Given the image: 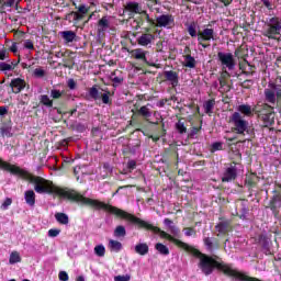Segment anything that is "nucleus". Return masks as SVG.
Returning a JSON list of instances; mask_svg holds the SVG:
<instances>
[{
  "instance_id": "f257e3e1",
  "label": "nucleus",
  "mask_w": 281,
  "mask_h": 281,
  "mask_svg": "<svg viewBox=\"0 0 281 281\" xmlns=\"http://www.w3.org/2000/svg\"><path fill=\"white\" fill-rule=\"evenodd\" d=\"M0 168L1 170H5L7 172L14 175V177H19L20 179H23V181H29V183H32L37 194H47V179L41 176H35L34 173L16 165H12L1 158H0Z\"/></svg>"
},
{
  "instance_id": "f03ea898",
  "label": "nucleus",
  "mask_w": 281,
  "mask_h": 281,
  "mask_svg": "<svg viewBox=\"0 0 281 281\" xmlns=\"http://www.w3.org/2000/svg\"><path fill=\"white\" fill-rule=\"evenodd\" d=\"M228 124H231V131L232 133H235L236 135H251V127L249 126V121L245 120L243 117V114L240 112H234L228 117Z\"/></svg>"
},
{
  "instance_id": "7ed1b4c3",
  "label": "nucleus",
  "mask_w": 281,
  "mask_h": 281,
  "mask_svg": "<svg viewBox=\"0 0 281 281\" xmlns=\"http://www.w3.org/2000/svg\"><path fill=\"white\" fill-rule=\"evenodd\" d=\"M263 36L272 41H278L281 36V19L278 16L271 18L267 24L266 30L263 31Z\"/></svg>"
},
{
  "instance_id": "20e7f679",
  "label": "nucleus",
  "mask_w": 281,
  "mask_h": 281,
  "mask_svg": "<svg viewBox=\"0 0 281 281\" xmlns=\"http://www.w3.org/2000/svg\"><path fill=\"white\" fill-rule=\"evenodd\" d=\"M88 13H89V8H86L85 4H80L77 11L71 12L76 27H83L86 23H89V21L93 19V13H92L88 16L87 20H85Z\"/></svg>"
},
{
  "instance_id": "39448f33",
  "label": "nucleus",
  "mask_w": 281,
  "mask_h": 281,
  "mask_svg": "<svg viewBox=\"0 0 281 281\" xmlns=\"http://www.w3.org/2000/svg\"><path fill=\"white\" fill-rule=\"evenodd\" d=\"M210 41H216L214 29L206 27L198 32V45H201L203 49L210 47Z\"/></svg>"
},
{
  "instance_id": "423d86ee",
  "label": "nucleus",
  "mask_w": 281,
  "mask_h": 281,
  "mask_svg": "<svg viewBox=\"0 0 281 281\" xmlns=\"http://www.w3.org/2000/svg\"><path fill=\"white\" fill-rule=\"evenodd\" d=\"M218 61L221 63V67L223 71H234L236 69V59L232 53H217Z\"/></svg>"
},
{
  "instance_id": "0eeeda50",
  "label": "nucleus",
  "mask_w": 281,
  "mask_h": 281,
  "mask_svg": "<svg viewBox=\"0 0 281 281\" xmlns=\"http://www.w3.org/2000/svg\"><path fill=\"white\" fill-rule=\"evenodd\" d=\"M154 25L156 27H167L168 30H171V27L175 25V16H172V14L159 15Z\"/></svg>"
},
{
  "instance_id": "6e6552de",
  "label": "nucleus",
  "mask_w": 281,
  "mask_h": 281,
  "mask_svg": "<svg viewBox=\"0 0 281 281\" xmlns=\"http://www.w3.org/2000/svg\"><path fill=\"white\" fill-rule=\"evenodd\" d=\"M139 16L137 18V20H134L133 24L135 25V30H139V27H144V23H148L149 26L155 25V20L153 18H150V15L148 14V12L146 11H140Z\"/></svg>"
},
{
  "instance_id": "1a4fd4ad",
  "label": "nucleus",
  "mask_w": 281,
  "mask_h": 281,
  "mask_svg": "<svg viewBox=\"0 0 281 281\" xmlns=\"http://www.w3.org/2000/svg\"><path fill=\"white\" fill-rule=\"evenodd\" d=\"M238 177V168L236 167V162L231 164L228 168L223 173L222 181L223 183H228L229 181L236 180Z\"/></svg>"
},
{
  "instance_id": "9d476101",
  "label": "nucleus",
  "mask_w": 281,
  "mask_h": 281,
  "mask_svg": "<svg viewBox=\"0 0 281 281\" xmlns=\"http://www.w3.org/2000/svg\"><path fill=\"white\" fill-rule=\"evenodd\" d=\"M229 78L231 75L227 70H223L221 72V76L218 78L221 93H227L232 90V87L229 86Z\"/></svg>"
},
{
  "instance_id": "9b49d317",
  "label": "nucleus",
  "mask_w": 281,
  "mask_h": 281,
  "mask_svg": "<svg viewBox=\"0 0 281 281\" xmlns=\"http://www.w3.org/2000/svg\"><path fill=\"white\" fill-rule=\"evenodd\" d=\"M131 57L135 60H140V63H145V65H150V67H155V64H149L148 58V50H144V48H135L130 52Z\"/></svg>"
},
{
  "instance_id": "f8f14e48",
  "label": "nucleus",
  "mask_w": 281,
  "mask_h": 281,
  "mask_svg": "<svg viewBox=\"0 0 281 281\" xmlns=\"http://www.w3.org/2000/svg\"><path fill=\"white\" fill-rule=\"evenodd\" d=\"M278 203H281V193L280 191L274 190L273 195L269 202V207L274 216H278L280 214V211L278 210L280 205L278 206Z\"/></svg>"
},
{
  "instance_id": "ddd939ff",
  "label": "nucleus",
  "mask_w": 281,
  "mask_h": 281,
  "mask_svg": "<svg viewBox=\"0 0 281 281\" xmlns=\"http://www.w3.org/2000/svg\"><path fill=\"white\" fill-rule=\"evenodd\" d=\"M274 106L270 105L269 103H257L255 105V115H258V117H261L263 115H267L269 113H273Z\"/></svg>"
},
{
  "instance_id": "4468645a",
  "label": "nucleus",
  "mask_w": 281,
  "mask_h": 281,
  "mask_svg": "<svg viewBox=\"0 0 281 281\" xmlns=\"http://www.w3.org/2000/svg\"><path fill=\"white\" fill-rule=\"evenodd\" d=\"M11 91L12 93H21L25 87H27V83L24 81V79L21 78H14L10 82Z\"/></svg>"
},
{
  "instance_id": "2eb2a0df",
  "label": "nucleus",
  "mask_w": 281,
  "mask_h": 281,
  "mask_svg": "<svg viewBox=\"0 0 281 281\" xmlns=\"http://www.w3.org/2000/svg\"><path fill=\"white\" fill-rule=\"evenodd\" d=\"M164 78L167 82H170L171 87H178L179 86V72L175 70H166L164 72Z\"/></svg>"
},
{
  "instance_id": "dca6fc26",
  "label": "nucleus",
  "mask_w": 281,
  "mask_h": 281,
  "mask_svg": "<svg viewBox=\"0 0 281 281\" xmlns=\"http://www.w3.org/2000/svg\"><path fill=\"white\" fill-rule=\"evenodd\" d=\"M148 106H150V104L143 105L139 109H136V111L134 112L135 115L143 117L145 122H150V117H153V111H150V108Z\"/></svg>"
},
{
  "instance_id": "f3484780",
  "label": "nucleus",
  "mask_w": 281,
  "mask_h": 281,
  "mask_svg": "<svg viewBox=\"0 0 281 281\" xmlns=\"http://www.w3.org/2000/svg\"><path fill=\"white\" fill-rule=\"evenodd\" d=\"M263 95H265V101L268 102V104H270V106H276L278 104V98H277V94H276V90L273 89H265V92H263Z\"/></svg>"
},
{
  "instance_id": "a211bd4d",
  "label": "nucleus",
  "mask_w": 281,
  "mask_h": 281,
  "mask_svg": "<svg viewBox=\"0 0 281 281\" xmlns=\"http://www.w3.org/2000/svg\"><path fill=\"white\" fill-rule=\"evenodd\" d=\"M109 27H111V22H110V18L108 15L102 16V19H100L98 21V34L99 36L104 34V32H106V30H109Z\"/></svg>"
},
{
  "instance_id": "6ab92c4d",
  "label": "nucleus",
  "mask_w": 281,
  "mask_h": 281,
  "mask_svg": "<svg viewBox=\"0 0 281 281\" xmlns=\"http://www.w3.org/2000/svg\"><path fill=\"white\" fill-rule=\"evenodd\" d=\"M153 41H155V35L153 33H143L138 38L137 43L142 47H148V45L153 44Z\"/></svg>"
},
{
  "instance_id": "aec40b11",
  "label": "nucleus",
  "mask_w": 281,
  "mask_h": 281,
  "mask_svg": "<svg viewBox=\"0 0 281 281\" xmlns=\"http://www.w3.org/2000/svg\"><path fill=\"white\" fill-rule=\"evenodd\" d=\"M125 12H131L132 14H140L144 10H142V4L139 2H127L124 7Z\"/></svg>"
},
{
  "instance_id": "412c9836",
  "label": "nucleus",
  "mask_w": 281,
  "mask_h": 281,
  "mask_svg": "<svg viewBox=\"0 0 281 281\" xmlns=\"http://www.w3.org/2000/svg\"><path fill=\"white\" fill-rule=\"evenodd\" d=\"M237 111H239V113L241 115H245L246 117H254V115L256 114L255 108H251V105H249V104L238 105Z\"/></svg>"
},
{
  "instance_id": "4be33fe9",
  "label": "nucleus",
  "mask_w": 281,
  "mask_h": 281,
  "mask_svg": "<svg viewBox=\"0 0 281 281\" xmlns=\"http://www.w3.org/2000/svg\"><path fill=\"white\" fill-rule=\"evenodd\" d=\"M24 201L26 205H30V207H34V205H36V193L34 190H26L24 192Z\"/></svg>"
},
{
  "instance_id": "5701e85b",
  "label": "nucleus",
  "mask_w": 281,
  "mask_h": 281,
  "mask_svg": "<svg viewBox=\"0 0 281 281\" xmlns=\"http://www.w3.org/2000/svg\"><path fill=\"white\" fill-rule=\"evenodd\" d=\"M258 243L261 245L266 256H271V249L269 248V238L267 235H259Z\"/></svg>"
},
{
  "instance_id": "b1692460",
  "label": "nucleus",
  "mask_w": 281,
  "mask_h": 281,
  "mask_svg": "<svg viewBox=\"0 0 281 281\" xmlns=\"http://www.w3.org/2000/svg\"><path fill=\"white\" fill-rule=\"evenodd\" d=\"M259 120L263 122L265 126H273V123L276 122V112L272 110V112H268V114L259 116Z\"/></svg>"
},
{
  "instance_id": "393cba45",
  "label": "nucleus",
  "mask_w": 281,
  "mask_h": 281,
  "mask_svg": "<svg viewBox=\"0 0 281 281\" xmlns=\"http://www.w3.org/2000/svg\"><path fill=\"white\" fill-rule=\"evenodd\" d=\"M110 80L113 82V87H117V85H122V82H124V77H122V71L114 70L110 75Z\"/></svg>"
},
{
  "instance_id": "a878e982",
  "label": "nucleus",
  "mask_w": 281,
  "mask_h": 281,
  "mask_svg": "<svg viewBox=\"0 0 281 281\" xmlns=\"http://www.w3.org/2000/svg\"><path fill=\"white\" fill-rule=\"evenodd\" d=\"M215 228L217 229L218 234H227L228 232H232V223L227 221L220 222Z\"/></svg>"
},
{
  "instance_id": "bb28decb",
  "label": "nucleus",
  "mask_w": 281,
  "mask_h": 281,
  "mask_svg": "<svg viewBox=\"0 0 281 281\" xmlns=\"http://www.w3.org/2000/svg\"><path fill=\"white\" fill-rule=\"evenodd\" d=\"M184 61L182 63L183 67H188L189 69H194V67H196V59H194V57H192V55L187 54L183 55Z\"/></svg>"
},
{
  "instance_id": "cd10ccee",
  "label": "nucleus",
  "mask_w": 281,
  "mask_h": 281,
  "mask_svg": "<svg viewBox=\"0 0 281 281\" xmlns=\"http://www.w3.org/2000/svg\"><path fill=\"white\" fill-rule=\"evenodd\" d=\"M203 106L206 115H212V113H214V106H216V101L214 99H210L204 102Z\"/></svg>"
},
{
  "instance_id": "c85d7f7f",
  "label": "nucleus",
  "mask_w": 281,
  "mask_h": 281,
  "mask_svg": "<svg viewBox=\"0 0 281 281\" xmlns=\"http://www.w3.org/2000/svg\"><path fill=\"white\" fill-rule=\"evenodd\" d=\"M135 251L139 256H146L148 254V251H149L148 244H146V243L137 244L135 246Z\"/></svg>"
},
{
  "instance_id": "c756f323",
  "label": "nucleus",
  "mask_w": 281,
  "mask_h": 281,
  "mask_svg": "<svg viewBox=\"0 0 281 281\" xmlns=\"http://www.w3.org/2000/svg\"><path fill=\"white\" fill-rule=\"evenodd\" d=\"M109 249L111 251H122V243L115 240V239H110L108 244Z\"/></svg>"
},
{
  "instance_id": "7c9ffc66",
  "label": "nucleus",
  "mask_w": 281,
  "mask_h": 281,
  "mask_svg": "<svg viewBox=\"0 0 281 281\" xmlns=\"http://www.w3.org/2000/svg\"><path fill=\"white\" fill-rule=\"evenodd\" d=\"M40 102L47 109H52V106H54V101L52 99H49V95H47V94H42L40 97Z\"/></svg>"
},
{
  "instance_id": "2f4dec72",
  "label": "nucleus",
  "mask_w": 281,
  "mask_h": 281,
  "mask_svg": "<svg viewBox=\"0 0 281 281\" xmlns=\"http://www.w3.org/2000/svg\"><path fill=\"white\" fill-rule=\"evenodd\" d=\"M113 236L115 238H124L126 236V227L122 225L116 226L113 232Z\"/></svg>"
},
{
  "instance_id": "473e14b6",
  "label": "nucleus",
  "mask_w": 281,
  "mask_h": 281,
  "mask_svg": "<svg viewBox=\"0 0 281 281\" xmlns=\"http://www.w3.org/2000/svg\"><path fill=\"white\" fill-rule=\"evenodd\" d=\"M88 93L92 100H100V97L102 93H100V90L98 89V85H94L92 88L88 90Z\"/></svg>"
},
{
  "instance_id": "72a5a7b5",
  "label": "nucleus",
  "mask_w": 281,
  "mask_h": 281,
  "mask_svg": "<svg viewBox=\"0 0 281 281\" xmlns=\"http://www.w3.org/2000/svg\"><path fill=\"white\" fill-rule=\"evenodd\" d=\"M259 181H260V178H258L256 173H249L246 177V183L247 186H250V188H254V186H256V183H258Z\"/></svg>"
},
{
  "instance_id": "f704fd0d",
  "label": "nucleus",
  "mask_w": 281,
  "mask_h": 281,
  "mask_svg": "<svg viewBox=\"0 0 281 281\" xmlns=\"http://www.w3.org/2000/svg\"><path fill=\"white\" fill-rule=\"evenodd\" d=\"M55 218L59 225H67L69 223V216L65 213H56Z\"/></svg>"
},
{
  "instance_id": "c9c22d12",
  "label": "nucleus",
  "mask_w": 281,
  "mask_h": 281,
  "mask_svg": "<svg viewBox=\"0 0 281 281\" xmlns=\"http://www.w3.org/2000/svg\"><path fill=\"white\" fill-rule=\"evenodd\" d=\"M155 249L156 251L161 254V256H168L170 254V249H168L167 246L161 243H157L155 245Z\"/></svg>"
},
{
  "instance_id": "e433bc0d",
  "label": "nucleus",
  "mask_w": 281,
  "mask_h": 281,
  "mask_svg": "<svg viewBox=\"0 0 281 281\" xmlns=\"http://www.w3.org/2000/svg\"><path fill=\"white\" fill-rule=\"evenodd\" d=\"M21 260V254L19 251H12L9 258V265H16Z\"/></svg>"
},
{
  "instance_id": "4c0bfd02",
  "label": "nucleus",
  "mask_w": 281,
  "mask_h": 281,
  "mask_svg": "<svg viewBox=\"0 0 281 281\" xmlns=\"http://www.w3.org/2000/svg\"><path fill=\"white\" fill-rule=\"evenodd\" d=\"M1 137H12V127L10 125H2L0 127Z\"/></svg>"
},
{
  "instance_id": "58836bf2",
  "label": "nucleus",
  "mask_w": 281,
  "mask_h": 281,
  "mask_svg": "<svg viewBox=\"0 0 281 281\" xmlns=\"http://www.w3.org/2000/svg\"><path fill=\"white\" fill-rule=\"evenodd\" d=\"M69 56H71V52L70 50H66L64 53V67H67L68 69H71V59L69 58Z\"/></svg>"
},
{
  "instance_id": "ea45409f",
  "label": "nucleus",
  "mask_w": 281,
  "mask_h": 281,
  "mask_svg": "<svg viewBox=\"0 0 281 281\" xmlns=\"http://www.w3.org/2000/svg\"><path fill=\"white\" fill-rule=\"evenodd\" d=\"M269 87L273 90H280L281 89V77H277L274 81L269 82Z\"/></svg>"
},
{
  "instance_id": "a19ab883",
  "label": "nucleus",
  "mask_w": 281,
  "mask_h": 281,
  "mask_svg": "<svg viewBox=\"0 0 281 281\" xmlns=\"http://www.w3.org/2000/svg\"><path fill=\"white\" fill-rule=\"evenodd\" d=\"M94 254L99 256V258H103L104 254H106V248H104L103 245H98L94 247Z\"/></svg>"
},
{
  "instance_id": "79ce46f5",
  "label": "nucleus",
  "mask_w": 281,
  "mask_h": 281,
  "mask_svg": "<svg viewBox=\"0 0 281 281\" xmlns=\"http://www.w3.org/2000/svg\"><path fill=\"white\" fill-rule=\"evenodd\" d=\"M176 130L178 131V133H180V135H183V133H188V128L186 127V124H183V122L178 121L176 123Z\"/></svg>"
},
{
  "instance_id": "37998d69",
  "label": "nucleus",
  "mask_w": 281,
  "mask_h": 281,
  "mask_svg": "<svg viewBox=\"0 0 281 281\" xmlns=\"http://www.w3.org/2000/svg\"><path fill=\"white\" fill-rule=\"evenodd\" d=\"M105 91L104 93H101V100L103 102V104H111V98L109 95H111V92L109 90H103Z\"/></svg>"
},
{
  "instance_id": "c03bdc74",
  "label": "nucleus",
  "mask_w": 281,
  "mask_h": 281,
  "mask_svg": "<svg viewBox=\"0 0 281 281\" xmlns=\"http://www.w3.org/2000/svg\"><path fill=\"white\" fill-rule=\"evenodd\" d=\"M188 32L192 38H196V36L199 37V33H196V25L194 23L188 26Z\"/></svg>"
},
{
  "instance_id": "a18cd8bd",
  "label": "nucleus",
  "mask_w": 281,
  "mask_h": 281,
  "mask_svg": "<svg viewBox=\"0 0 281 281\" xmlns=\"http://www.w3.org/2000/svg\"><path fill=\"white\" fill-rule=\"evenodd\" d=\"M50 98L53 100H59V98H63V91L56 89L50 90Z\"/></svg>"
},
{
  "instance_id": "49530a36",
  "label": "nucleus",
  "mask_w": 281,
  "mask_h": 281,
  "mask_svg": "<svg viewBox=\"0 0 281 281\" xmlns=\"http://www.w3.org/2000/svg\"><path fill=\"white\" fill-rule=\"evenodd\" d=\"M10 205H12V198H7L3 203L0 206V210H8V207H10Z\"/></svg>"
},
{
  "instance_id": "de8ad7c7",
  "label": "nucleus",
  "mask_w": 281,
  "mask_h": 281,
  "mask_svg": "<svg viewBox=\"0 0 281 281\" xmlns=\"http://www.w3.org/2000/svg\"><path fill=\"white\" fill-rule=\"evenodd\" d=\"M12 69H14V67H12V65L7 64V63H0V71H12Z\"/></svg>"
},
{
  "instance_id": "09e8293b",
  "label": "nucleus",
  "mask_w": 281,
  "mask_h": 281,
  "mask_svg": "<svg viewBox=\"0 0 281 281\" xmlns=\"http://www.w3.org/2000/svg\"><path fill=\"white\" fill-rule=\"evenodd\" d=\"M64 41H67V43H71V31H64L60 33Z\"/></svg>"
},
{
  "instance_id": "8fccbe9b",
  "label": "nucleus",
  "mask_w": 281,
  "mask_h": 281,
  "mask_svg": "<svg viewBox=\"0 0 281 281\" xmlns=\"http://www.w3.org/2000/svg\"><path fill=\"white\" fill-rule=\"evenodd\" d=\"M203 243H204V245H205V247H206L207 249H210V250L214 249V244L212 243V238L205 237V238L203 239Z\"/></svg>"
},
{
  "instance_id": "3c124183",
  "label": "nucleus",
  "mask_w": 281,
  "mask_h": 281,
  "mask_svg": "<svg viewBox=\"0 0 281 281\" xmlns=\"http://www.w3.org/2000/svg\"><path fill=\"white\" fill-rule=\"evenodd\" d=\"M251 85H254V80L247 79L240 83L243 89H251Z\"/></svg>"
},
{
  "instance_id": "603ef678",
  "label": "nucleus",
  "mask_w": 281,
  "mask_h": 281,
  "mask_svg": "<svg viewBox=\"0 0 281 281\" xmlns=\"http://www.w3.org/2000/svg\"><path fill=\"white\" fill-rule=\"evenodd\" d=\"M33 74H34L35 78H44L45 77V70H43L42 68H36Z\"/></svg>"
},
{
  "instance_id": "864d4df0",
  "label": "nucleus",
  "mask_w": 281,
  "mask_h": 281,
  "mask_svg": "<svg viewBox=\"0 0 281 281\" xmlns=\"http://www.w3.org/2000/svg\"><path fill=\"white\" fill-rule=\"evenodd\" d=\"M59 234H60V229H58V228H50L48 231V236L50 238H56V236H58Z\"/></svg>"
},
{
  "instance_id": "5fc2aeb1",
  "label": "nucleus",
  "mask_w": 281,
  "mask_h": 281,
  "mask_svg": "<svg viewBox=\"0 0 281 281\" xmlns=\"http://www.w3.org/2000/svg\"><path fill=\"white\" fill-rule=\"evenodd\" d=\"M200 131H201V127H192L189 133L190 139H194V135H199Z\"/></svg>"
},
{
  "instance_id": "6e6d98bb",
  "label": "nucleus",
  "mask_w": 281,
  "mask_h": 281,
  "mask_svg": "<svg viewBox=\"0 0 281 281\" xmlns=\"http://www.w3.org/2000/svg\"><path fill=\"white\" fill-rule=\"evenodd\" d=\"M16 3V0H3L2 8H12Z\"/></svg>"
},
{
  "instance_id": "4d7b16f0",
  "label": "nucleus",
  "mask_w": 281,
  "mask_h": 281,
  "mask_svg": "<svg viewBox=\"0 0 281 281\" xmlns=\"http://www.w3.org/2000/svg\"><path fill=\"white\" fill-rule=\"evenodd\" d=\"M114 281H131V274L116 276L114 277Z\"/></svg>"
},
{
  "instance_id": "13d9d810",
  "label": "nucleus",
  "mask_w": 281,
  "mask_h": 281,
  "mask_svg": "<svg viewBox=\"0 0 281 281\" xmlns=\"http://www.w3.org/2000/svg\"><path fill=\"white\" fill-rule=\"evenodd\" d=\"M261 3L267 8L268 10H273L276 7L273 5V2L269 0H261Z\"/></svg>"
},
{
  "instance_id": "bf43d9fd",
  "label": "nucleus",
  "mask_w": 281,
  "mask_h": 281,
  "mask_svg": "<svg viewBox=\"0 0 281 281\" xmlns=\"http://www.w3.org/2000/svg\"><path fill=\"white\" fill-rule=\"evenodd\" d=\"M58 278L60 281H69V274L66 271H60Z\"/></svg>"
},
{
  "instance_id": "052dcab7",
  "label": "nucleus",
  "mask_w": 281,
  "mask_h": 281,
  "mask_svg": "<svg viewBox=\"0 0 281 281\" xmlns=\"http://www.w3.org/2000/svg\"><path fill=\"white\" fill-rule=\"evenodd\" d=\"M193 234H196V231L193 227L184 228V236H193Z\"/></svg>"
},
{
  "instance_id": "680f3d73",
  "label": "nucleus",
  "mask_w": 281,
  "mask_h": 281,
  "mask_svg": "<svg viewBox=\"0 0 281 281\" xmlns=\"http://www.w3.org/2000/svg\"><path fill=\"white\" fill-rule=\"evenodd\" d=\"M71 167V162L69 160H64L61 162V170L65 172L66 170H69V168Z\"/></svg>"
},
{
  "instance_id": "e2e57ef3",
  "label": "nucleus",
  "mask_w": 281,
  "mask_h": 281,
  "mask_svg": "<svg viewBox=\"0 0 281 281\" xmlns=\"http://www.w3.org/2000/svg\"><path fill=\"white\" fill-rule=\"evenodd\" d=\"M24 48L25 49H34V42H32V40H26L24 42Z\"/></svg>"
},
{
  "instance_id": "0e129e2a",
  "label": "nucleus",
  "mask_w": 281,
  "mask_h": 281,
  "mask_svg": "<svg viewBox=\"0 0 281 281\" xmlns=\"http://www.w3.org/2000/svg\"><path fill=\"white\" fill-rule=\"evenodd\" d=\"M127 168H128L130 171H131V170H135V168H137V161H135V160H130V161L127 162Z\"/></svg>"
},
{
  "instance_id": "69168bd1",
  "label": "nucleus",
  "mask_w": 281,
  "mask_h": 281,
  "mask_svg": "<svg viewBox=\"0 0 281 281\" xmlns=\"http://www.w3.org/2000/svg\"><path fill=\"white\" fill-rule=\"evenodd\" d=\"M212 150H223V143H213Z\"/></svg>"
},
{
  "instance_id": "338daca9",
  "label": "nucleus",
  "mask_w": 281,
  "mask_h": 281,
  "mask_svg": "<svg viewBox=\"0 0 281 281\" xmlns=\"http://www.w3.org/2000/svg\"><path fill=\"white\" fill-rule=\"evenodd\" d=\"M10 54L8 53V50L5 48L0 50V60H5V58H8Z\"/></svg>"
},
{
  "instance_id": "774afa93",
  "label": "nucleus",
  "mask_w": 281,
  "mask_h": 281,
  "mask_svg": "<svg viewBox=\"0 0 281 281\" xmlns=\"http://www.w3.org/2000/svg\"><path fill=\"white\" fill-rule=\"evenodd\" d=\"M169 232L172 234V236H179V228L176 226H169Z\"/></svg>"
}]
</instances>
